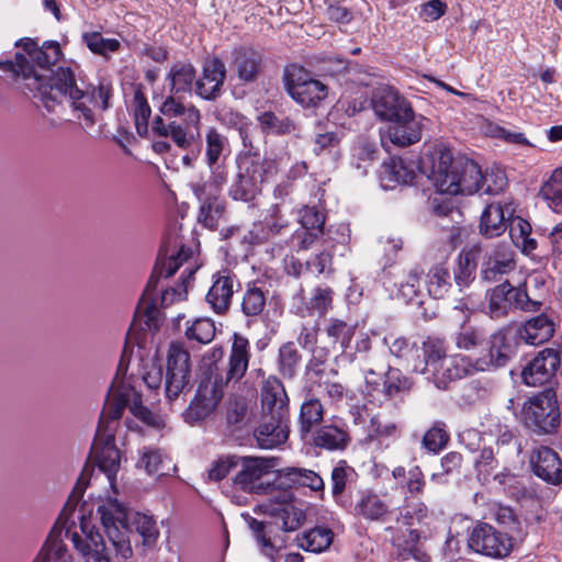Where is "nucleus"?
I'll use <instances>...</instances> for the list:
<instances>
[{"mask_svg": "<svg viewBox=\"0 0 562 562\" xmlns=\"http://www.w3.org/2000/svg\"><path fill=\"white\" fill-rule=\"evenodd\" d=\"M412 381L405 376L398 369L390 368L382 382L384 394L392 398L401 396L411 391Z\"/></svg>", "mask_w": 562, "mask_h": 562, "instance_id": "3c124183", "label": "nucleus"}, {"mask_svg": "<svg viewBox=\"0 0 562 562\" xmlns=\"http://www.w3.org/2000/svg\"><path fill=\"white\" fill-rule=\"evenodd\" d=\"M284 86L291 98L305 108L317 105L328 92L327 86L311 78L303 67L296 65L285 69Z\"/></svg>", "mask_w": 562, "mask_h": 562, "instance_id": "9d476101", "label": "nucleus"}, {"mask_svg": "<svg viewBox=\"0 0 562 562\" xmlns=\"http://www.w3.org/2000/svg\"><path fill=\"white\" fill-rule=\"evenodd\" d=\"M540 306L539 300L531 299L526 290L514 288L507 280L488 291V313L492 318L503 317L512 308L533 312Z\"/></svg>", "mask_w": 562, "mask_h": 562, "instance_id": "1a4fd4ad", "label": "nucleus"}, {"mask_svg": "<svg viewBox=\"0 0 562 562\" xmlns=\"http://www.w3.org/2000/svg\"><path fill=\"white\" fill-rule=\"evenodd\" d=\"M82 40L92 53L104 57L116 52L121 46L116 38H104L98 32L83 33Z\"/></svg>", "mask_w": 562, "mask_h": 562, "instance_id": "6e6d98bb", "label": "nucleus"}, {"mask_svg": "<svg viewBox=\"0 0 562 562\" xmlns=\"http://www.w3.org/2000/svg\"><path fill=\"white\" fill-rule=\"evenodd\" d=\"M262 416H289V397L282 382L269 376L261 387Z\"/></svg>", "mask_w": 562, "mask_h": 562, "instance_id": "a878e982", "label": "nucleus"}, {"mask_svg": "<svg viewBox=\"0 0 562 562\" xmlns=\"http://www.w3.org/2000/svg\"><path fill=\"white\" fill-rule=\"evenodd\" d=\"M226 182V173L221 168L211 169L207 180H200L190 184L199 201L218 199L223 184Z\"/></svg>", "mask_w": 562, "mask_h": 562, "instance_id": "79ce46f5", "label": "nucleus"}, {"mask_svg": "<svg viewBox=\"0 0 562 562\" xmlns=\"http://www.w3.org/2000/svg\"><path fill=\"white\" fill-rule=\"evenodd\" d=\"M258 122L262 132L267 134L286 135L296 130L295 123L290 117L277 115L270 111L261 113Z\"/></svg>", "mask_w": 562, "mask_h": 562, "instance_id": "09e8293b", "label": "nucleus"}, {"mask_svg": "<svg viewBox=\"0 0 562 562\" xmlns=\"http://www.w3.org/2000/svg\"><path fill=\"white\" fill-rule=\"evenodd\" d=\"M161 116L153 121V132L161 137H169L180 148H189L200 137L201 112L194 105L183 104L176 94L168 95L159 108Z\"/></svg>", "mask_w": 562, "mask_h": 562, "instance_id": "39448f33", "label": "nucleus"}, {"mask_svg": "<svg viewBox=\"0 0 562 562\" xmlns=\"http://www.w3.org/2000/svg\"><path fill=\"white\" fill-rule=\"evenodd\" d=\"M469 547L483 555L504 558L513 549V539L491 525L480 524L469 537Z\"/></svg>", "mask_w": 562, "mask_h": 562, "instance_id": "4468645a", "label": "nucleus"}, {"mask_svg": "<svg viewBox=\"0 0 562 562\" xmlns=\"http://www.w3.org/2000/svg\"><path fill=\"white\" fill-rule=\"evenodd\" d=\"M161 276L166 277L164 267L160 268L159 271L155 269L136 307V316L140 318V322H143L149 330H157L159 327V311L156 291Z\"/></svg>", "mask_w": 562, "mask_h": 562, "instance_id": "4be33fe9", "label": "nucleus"}, {"mask_svg": "<svg viewBox=\"0 0 562 562\" xmlns=\"http://www.w3.org/2000/svg\"><path fill=\"white\" fill-rule=\"evenodd\" d=\"M427 119L416 115L414 112L406 119L401 117L391 123L381 135V142L385 146L389 140L397 147H406L422 139L423 130Z\"/></svg>", "mask_w": 562, "mask_h": 562, "instance_id": "dca6fc26", "label": "nucleus"}, {"mask_svg": "<svg viewBox=\"0 0 562 562\" xmlns=\"http://www.w3.org/2000/svg\"><path fill=\"white\" fill-rule=\"evenodd\" d=\"M477 370H481L479 360L472 363L471 360L464 356L449 357L434 383L438 389L445 390L449 382L462 379Z\"/></svg>", "mask_w": 562, "mask_h": 562, "instance_id": "7c9ffc66", "label": "nucleus"}, {"mask_svg": "<svg viewBox=\"0 0 562 562\" xmlns=\"http://www.w3.org/2000/svg\"><path fill=\"white\" fill-rule=\"evenodd\" d=\"M250 359V344L247 338L234 334L225 381L211 370L200 380L195 394L183 412L189 424L200 423L211 416L224 395V385L239 381L246 373Z\"/></svg>", "mask_w": 562, "mask_h": 562, "instance_id": "7ed1b4c3", "label": "nucleus"}, {"mask_svg": "<svg viewBox=\"0 0 562 562\" xmlns=\"http://www.w3.org/2000/svg\"><path fill=\"white\" fill-rule=\"evenodd\" d=\"M333 541V532L325 528H314L296 537L300 548L310 552H321Z\"/></svg>", "mask_w": 562, "mask_h": 562, "instance_id": "de8ad7c7", "label": "nucleus"}, {"mask_svg": "<svg viewBox=\"0 0 562 562\" xmlns=\"http://www.w3.org/2000/svg\"><path fill=\"white\" fill-rule=\"evenodd\" d=\"M324 417V406L322 402L311 395L305 398L300 408V431L303 436L312 431V429L319 425Z\"/></svg>", "mask_w": 562, "mask_h": 562, "instance_id": "c03bdc74", "label": "nucleus"}, {"mask_svg": "<svg viewBox=\"0 0 562 562\" xmlns=\"http://www.w3.org/2000/svg\"><path fill=\"white\" fill-rule=\"evenodd\" d=\"M357 472L346 461H340L331 471V493L335 501L344 505V493L356 482Z\"/></svg>", "mask_w": 562, "mask_h": 562, "instance_id": "a18cd8bd", "label": "nucleus"}, {"mask_svg": "<svg viewBox=\"0 0 562 562\" xmlns=\"http://www.w3.org/2000/svg\"><path fill=\"white\" fill-rule=\"evenodd\" d=\"M521 420L536 434L552 432L560 424L555 392L549 389L530 397L522 406Z\"/></svg>", "mask_w": 562, "mask_h": 562, "instance_id": "0eeeda50", "label": "nucleus"}, {"mask_svg": "<svg viewBox=\"0 0 562 562\" xmlns=\"http://www.w3.org/2000/svg\"><path fill=\"white\" fill-rule=\"evenodd\" d=\"M273 460L266 458H240L239 471L234 477V484L247 493L263 494L271 484L266 477L271 473Z\"/></svg>", "mask_w": 562, "mask_h": 562, "instance_id": "ddd939ff", "label": "nucleus"}, {"mask_svg": "<svg viewBox=\"0 0 562 562\" xmlns=\"http://www.w3.org/2000/svg\"><path fill=\"white\" fill-rule=\"evenodd\" d=\"M353 514L370 521H385L391 510L381 495L366 490L359 492L353 504Z\"/></svg>", "mask_w": 562, "mask_h": 562, "instance_id": "cd10ccee", "label": "nucleus"}, {"mask_svg": "<svg viewBox=\"0 0 562 562\" xmlns=\"http://www.w3.org/2000/svg\"><path fill=\"white\" fill-rule=\"evenodd\" d=\"M468 318L469 313L464 315V321L454 333L453 341L458 349L470 351L480 347L484 342L485 335L482 329L469 324Z\"/></svg>", "mask_w": 562, "mask_h": 562, "instance_id": "49530a36", "label": "nucleus"}, {"mask_svg": "<svg viewBox=\"0 0 562 562\" xmlns=\"http://www.w3.org/2000/svg\"><path fill=\"white\" fill-rule=\"evenodd\" d=\"M301 362V355L293 342H286L279 350V369L283 376L293 378Z\"/></svg>", "mask_w": 562, "mask_h": 562, "instance_id": "864d4df0", "label": "nucleus"}, {"mask_svg": "<svg viewBox=\"0 0 562 562\" xmlns=\"http://www.w3.org/2000/svg\"><path fill=\"white\" fill-rule=\"evenodd\" d=\"M278 172L277 161L246 154L237 160L236 178L229 187V195L236 201H252L261 192L262 183Z\"/></svg>", "mask_w": 562, "mask_h": 562, "instance_id": "423d86ee", "label": "nucleus"}, {"mask_svg": "<svg viewBox=\"0 0 562 562\" xmlns=\"http://www.w3.org/2000/svg\"><path fill=\"white\" fill-rule=\"evenodd\" d=\"M449 435L443 424H435L423 437V447L430 452L437 453L448 443Z\"/></svg>", "mask_w": 562, "mask_h": 562, "instance_id": "e2e57ef3", "label": "nucleus"}, {"mask_svg": "<svg viewBox=\"0 0 562 562\" xmlns=\"http://www.w3.org/2000/svg\"><path fill=\"white\" fill-rule=\"evenodd\" d=\"M191 378L190 355L180 342H172L167 356L165 393L170 403L178 400L189 386Z\"/></svg>", "mask_w": 562, "mask_h": 562, "instance_id": "9b49d317", "label": "nucleus"}, {"mask_svg": "<svg viewBox=\"0 0 562 562\" xmlns=\"http://www.w3.org/2000/svg\"><path fill=\"white\" fill-rule=\"evenodd\" d=\"M415 172L406 166L401 158H391L382 165L380 180L383 188L391 189L396 184H406L413 181Z\"/></svg>", "mask_w": 562, "mask_h": 562, "instance_id": "e433bc0d", "label": "nucleus"}, {"mask_svg": "<svg viewBox=\"0 0 562 562\" xmlns=\"http://www.w3.org/2000/svg\"><path fill=\"white\" fill-rule=\"evenodd\" d=\"M533 473L547 483L557 485L562 482V460L549 447H539L530 457Z\"/></svg>", "mask_w": 562, "mask_h": 562, "instance_id": "5701e85b", "label": "nucleus"}, {"mask_svg": "<svg viewBox=\"0 0 562 562\" xmlns=\"http://www.w3.org/2000/svg\"><path fill=\"white\" fill-rule=\"evenodd\" d=\"M428 507L418 498L406 496L404 505L400 508V518L404 525L422 524L428 517Z\"/></svg>", "mask_w": 562, "mask_h": 562, "instance_id": "8fccbe9b", "label": "nucleus"}, {"mask_svg": "<svg viewBox=\"0 0 562 562\" xmlns=\"http://www.w3.org/2000/svg\"><path fill=\"white\" fill-rule=\"evenodd\" d=\"M123 370L120 363L115 379L102 409L92 451L95 454L99 469L113 482L121 462L119 449L114 445L113 424L121 418L123 411L128 406L131 413L139 419L150 423L151 413L142 405L140 395L127 383L120 380Z\"/></svg>", "mask_w": 562, "mask_h": 562, "instance_id": "f03ea898", "label": "nucleus"}, {"mask_svg": "<svg viewBox=\"0 0 562 562\" xmlns=\"http://www.w3.org/2000/svg\"><path fill=\"white\" fill-rule=\"evenodd\" d=\"M248 527L254 532L257 538L258 543L261 546V551L265 555L269 557L272 562H276V553L278 550L274 544L271 542L270 537V525H267L263 521H259L252 517L247 518Z\"/></svg>", "mask_w": 562, "mask_h": 562, "instance_id": "5fc2aeb1", "label": "nucleus"}, {"mask_svg": "<svg viewBox=\"0 0 562 562\" xmlns=\"http://www.w3.org/2000/svg\"><path fill=\"white\" fill-rule=\"evenodd\" d=\"M353 333V327L340 319H330L326 328V334L331 339L333 345H339L341 350L348 347Z\"/></svg>", "mask_w": 562, "mask_h": 562, "instance_id": "bf43d9fd", "label": "nucleus"}, {"mask_svg": "<svg viewBox=\"0 0 562 562\" xmlns=\"http://www.w3.org/2000/svg\"><path fill=\"white\" fill-rule=\"evenodd\" d=\"M167 80L170 82V93L189 92L195 80V69L190 63L178 61L171 66Z\"/></svg>", "mask_w": 562, "mask_h": 562, "instance_id": "58836bf2", "label": "nucleus"}, {"mask_svg": "<svg viewBox=\"0 0 562 562\" xmlns=\"http://www.w3.org/2000/svg\"><path fill=\"white\" fill-rule=\"evenodd\" d=\"M301 228L295 232L300 249H308L324 234L325 214L316 206H305L300 211Z\"/></svg>", "mask_w": 562, "mask_h": 562, "instance_id": "b1692460", "label": "nucleus"}, {"mask_svg": "<svg viewBox=\"0 0 562 562\" xmlns=\"http://www.w3.org/2000/svg\"><path fill=\"white\" fill-rule=\"evenodd\" d=\"M228 150V139L215 127H209L205 131V161L210 169L221 168L220 161Z\"/></svg>", "mask_w": 562, "mask_h": 562, "instance_id": "a19ab883", "label": "nucleus"}, {"mask_svg": "<svg viewBox=\"0 0 562 562\" xmlns=\"http://www.w3.org/2000/svg\"><path fill=\"white\" fill-rule=\"evenodd\" d=\"M266 305L265 292L258 286H249L241 301V311L246 316H258Z\"/></svg>", "mask_w": 562, "mask_h": 562, "instance_id": "13d9d810", "label": "nucleus"}, {"mask_svg": "<svg viewBox=\"0 0 562 562\" xmlns=\"http://www.w3.org/2000/svg\"><path fill=\"white\" fill-rule=\"evenodd\" d=\"M427 291L436 300L445 299L452 289L449 269L445 263L434 266L427 273Z\"/></svg>", "mask_w": 562, "mask_h": 562, "instance_id": "37998d69", "label": "nucleus"}, {"mask_svg": "<svg viewBox=\"0 0 562 562\" xmlns=\"http://www.w3.org/2000/svg\"><path fill=\"white\" fill-rule=\"evenodd\" d=\"M497 460L494 457V452L491 448L482 449L479 454L474 458V468L479 481L488 482L493 472L497 468Z\"/></svg>", "mask_w": 562, "mask_h": 562, "instance_id": "680f3d73", "label": "nucleus"}, {"mask_svg": "<svg viewBox=\"0 0 562 562\" xmlns=\"http://www.w3.org/2000/svg\"><path fill=\"white\" fill-rule=\"evenodd\" d=\"M480 278L484 282H501L516 269L515 252L509 244L497 243L482 248Z\"/></svg>", "mask_w": 562, "mask_h": 562, "instance_id": "f8f14e48", "label": "nucleus"}, {"mask_svg": "<svg viewBox=\"0 0 562 562\" xmlns=\"http://www.w3.org/2000/svg\"><path fill=\"white\" fill-rule=\"evenodd\" d=\"M135 124L137 132L140 134L142 130H147L148 120L150 117V106L140 90H136L133 98Z\"/></svg>", "mask_w": 562, "mask_h": 562, "instance_id": "774afa93", "label": "nucleus"}, {"mask_svg": "<svg viewBox=\"0 0 562 562\" xmlns=\"http://www.w3.org/2000/svg\"><path fill=\"white\" fill-rule=\"evenodd\" d=\"M507 186V178L504 171L496 169L482 173L480 191L485 194H497Z\"/></svg>", "mask_w": 562, "mask_h": 562, "instance_id": "0e129e2a", "label": "nucleus"}, {"mask_svg": "<svg viewBox=\"0 0 562 562\" xmlns=\"http://www.w3.org/2000/svg\"><path fill=\"white\" fill-rule=\"evenodd\" d=\"M200 211L198 221L203 224V226L215 229L218 225L220 218L223 216L225 212L224 202L218 199H211L205 201H200Z\"/></svg>", "mask_w": 562, "mask_h": 562, "instance_id": "603ef678", "label": "nucleus"}, {"mask_svg": "<svg viewBox=\"0 0 562 562\" xmlns=\"http://www.w3.org/2000/svg\"><path fill=\"white\" fill-rule=\"evenodd\" d=\"M83 491L85 485L81 480H79L46 539V542L41 551L42 560L49 562H67V549L63 543L61 536L65 530L66 536L71 535L68 527V520L75 512L77 503L82 496Z\"/></svg>", "mask_w": 562, "mask_h": 562, "instance_id": "6e6552de", "label": "nucleus"}, {"mask_svg": "<svg viewBox=\"0 0 562 562\" xmlns=\"http://www.w3.org/2000/svg\"><path fill=\"white\" fill-rule=\"evenodd\" d=\"M98 510L117 561H126L132 558L133 549L130 537L133 530L143 538L144 546L151 547L156 543L159 530L151 516L128 510L116 501L108 502Z\"/></svg>", "mask_w": 562, "mask_h": 562, "instance_id": "20e7f679", "label": "nucleus"}, {"mask_svg": "<svg viewBox=\"0 0 562 562\" xmlns=\"http://www.w3.org/2000/svg\"><path fill=\"white\" fill-rule=\"evenodd\" d=\"M289 437V416H262L255 430V438L261 449H273L283 445Z\"/></svg>", "mask_w": 562, "mask_h": 562, "instance_id": "412c9836", "label": "nucleus"}, {"mask_svg": "<svg viewBox=\"0 0 562 562\" xmlns=\"http://www.w3.org/2000/svg\"><path fill=\"white\" fill-rule=\"evenodd\" d=\"M313 445L328 451L345 450L351 438L347 429L334 424H327L316 429L312 437Z\"/></svg>", "mask_w": 562, "mask_h": 562, "instance_id": "473e14b6", "label": "nucleus"}, {"mask_svg": "<svg viewBox=\"0 0 562 562\" xmlns=\"http://www.w3.org/2000/svg\"><path fill=\"white\" fill-rule=\"evenodd\" d=\"M252 402L243 395H232L225 405V420L232 430H241L252 419Z\"/></svg>", "mask_w": 562, "mask_h": 562, "instance_id": "2f4dec72", "label": "nucleus"}, {"mask_svg": "<svg viewBox=\"0 0 562 562\" xmlns=\"http://www.w3.org/2000/svg\"><path fill=\"white\" fill-rule=\"evenodd\" d=\"M225 77L226 67L220 58L206 59L203 64L202 75L194 85L195 93L204 100H216L222 94Z\"/></svg>", "mask_w": 562, "mask_h": 562, "instance_id": "a211bd4d", "label": "nucleus"}, {"mask_svg": "<svg viewBox=\"0 0 562 562\" xmlns=\"http://www.w3.org/2000/svg\"><path fill=\"white\" fill-rule=\"evenodd\" d=\"M21 48L14 60H0V69L21 81L20 88L52 113L64 121H76L82 127L95 123L94 108L106 110L112 86L105 80L98 86L78 85L70 67L57 66L61 57L58 43L48 42L42 47L30 38L16 43Z\"/></svg>", "mask_w": 562, "mask_h": 562, "instance_id": "f257e3e1", "label": "nucleus"}, {"mask_svg": "<svg viewBox=\"0 0 562 562\" xmlns=\"http://www.w3.org/2000/svg\"><path fill=\"white\" fill-rule=\"evenodd\" d=\"M454 160L450 150H442L438 160L434 162L430 179L437 191L442 194L456 195L460 193L454 172Z\"/></svg>", "mask_w": 562, "mask_h": 562, "instance_id": "bb28decb", "label": "nucleus"}, {"mask_svg": "<svg viewBox=\"0 0 562 562\" xmlns=\"http://www.w3.org/2000/svg\"><path fill=\"white\" fill-rule=\"evenodd\" d=\"M559 364L558 351L544 349L522 370V380L529 386L542 385L552 379Z\"/></svg>", "mask_w": 562, "mask_h": 562, "instance_id": "6ab92c4d", "label": "nucleus"}, {"mask_svg": "<svg viewBox=\"0 0 562 562\" xmlns=\"http://www.w3.org/2000/svg\"><path fill=\"white\" fill-rule=\"evenodd\" d=\"M280 497L278 502L272 503L271 499L257 506V508L282 521V529L286 532L297 530L305 521V514L302 508L291 502L290 493L283 491L278 492Z\"/></svg>", "mask_w": 562, "mask_h": 562, "instance_id": "f3484780", "label": "nucleus"}, {"mask_svg": "<svg viewBox=\"0 0 562 562\" xmlns=\"http://www.w3.org/2000/svg\"><path fill=\"white\" fill-rule=\"evenodd\" d=\"M186 336L190 340L209 344L215 337L214 322L210 318H199L186 329Z\"/></svg>", "mask_w": 562, "mask_h": 562, "instance_id": "052dcab7", "label": "nucleus"}, {"mask_svg": "<svg viewBox=\"0 0 562 562\" xmlns=\"http://www.w3.org/2000/svg\"><path fill=\"white\" fill-rule=\"evenodd\" d=\"M263 67L261 53L249 47H241L233 53L232 68L239 80L252 82L260 75Z\"/></svg>", "mask_w": 562, "mask_h": 562, "instance_id": "c85d7f7f", "label": "nucleus"}, {"mask_svg": "<svg viewBox=\"0 0 562 562\" xmlns=\"http://www.w3.org/2000/svg\"><path fill=\"white\" fill-rule=\"evenodd\" d=\"M482 247L473 246L467 251H461L458 256L457 268L453 272L456 285L462 292L475 278L476 258L481 254Z\"/></svg>", "mask_w": 562, "mask_h": 562, "instance_id": "4c0bfd02", "label": "nucleus"}, {"mask_svg": "<svg viewBox=\"0 0 562 562\" xmlns=\"http://www.w3.org/2000/svg\"><path fill=\"white\" fill-rule=\"evenodd\" d=\"M255 227H261L262 234L251 236L249 240L251 243H262L282 234V232L289 227V221L282 215L280 205L273 204L269 209V215L266 217L265 224L255 225ZM249 234L252 235L254 232L251 231Z\"/></svg>", "mask_w": 562, "mask_h": 562, "instance_id": "ea45409f", "label": "nucleus"}, {"mask_svg": "<svg viewBox=\"0 0 562 562\" xmlns=\"http://www.w3.org/2000/svg\"><path fill=\"white\" fill-rule=\"evenodd\" d=\"M371 103L375 115L390 124L401 117L406 119L414 112L411 103L391 87L378 88Z\"/></svg>", "mask_w": 562, "mask_h": 562, "instance_id": "2eb2a0df", "label": "nucleus"}, {"mask_svg": "<svg viewBox=\"0 0 562 562\" xmlns=\"http://www.w3.org/2000/svg\"><path fill=\"white\" fill-rule=\"evenodd\" d=\"M285 475L291 482L310 487L313 491H321L324 488L323 479L314 471L301 468H289L285 470Z\"/></svg>", "mask_w": 562, "mask_h": 562, "instance_id": "4d7b16f0", "label": "nucleus"}, {"mask_svg": "<svg viewBox=\"0 0 562 562\" xmlns=\"http://www.w3.org/2000/svg\"><path fill=\"white\" fill-rule=\"evenodd\" d=\"M420 274H422V271L418 270L417 268H414L408 271L406 280L401 282V284H400L398 293L407 302H415L416 304L422 303L418 300Z\"/></svg>", "mask_w": 562, "mask_h": 562, "instance_id": "69168bd1", "label": "nucleus"}, {"mask_svg": "<svg viewBox=\"0 0 562 562\" xmlns=\"http://www.w3.org/2000/svg\"><path fill=\"white\" fill-rule=\"evenodd\" d=\"M454 172L460 187L459 194H473L480 191L482 171L476 162L468 158H456Z\"/></svg>", "mask_w": 562, "mask_h": 562, "instance_id": "f704fd0d", "label": "nucleus"}, {"mask_svg": "<svg viewBox=\"0 0 562 562\" xmlns=\"http://www.w3.org/2000/svg\"><path fill=\"white\" fill-rule=\"evenodd\" d=\"M422 349L424 360L413 363V371L426 374L434 382L448 360L445 341L438 337H428Z\"/></svg>", "mask_w": 562, "mask_h": 562, "instance_id": "aec40b11", "label": "nucleus"}, {"mask_svg": "<svg viewBox=\"0 0 562 562\" xmlns=\"http://www.w3.org/2000/svg\"><path fill=\"white\" fill-rule=\"evenodd\" d=\"M546 200H550L555 205L562 203V168L555 169L549 180L544 182L540 190Z\"/></svg>", "mask_w": 562, "mask_h": 562, "instance_id": "338daca9", "label": "nucleus"}, {"mask_svg": "<svg viewBox=\"0 0 562 562\" xmlns=\"http://www.w3.org/2000/svg\"><path fill=\"white\" fill-rule=\"evenodd\" d=\"M213 278L214 280L206 293L205 301L216 314L223 315L231 306L238 282L236 277L229 272L218 273Z\"/></svg>", "mask_w": 562, "mask_h": 562, "instance_id": "393cba45", "label": "nucleus"}, {"mask_svg": "<svg viewBox=\"0 0 562 562\" xmlns=\"http://www.w3.org/2000/svg\"><path fill=\"white\" fill-rule=\"evenodd\" d=\"M512 215L513 210L509 211L499 203L488 204L481 216L480 233L487 238L502 235L507 229V221Z\"/></svg>", "mask_w": 562, "mask_h": 562, "instance_id": "c756f323", "label": "nucleus"}, {"mask_svg": "<svg viewBox=\"0 0 562 562\" xmlns=\"http://www.w3.org/2000/svg\"><path fill=\"white\" fill-rule=\"evenodd\" d=\"M488 359H479L481 371L486 370L490 366L503 367L514 353V345L505 331L493 334L488 341Z\"/></svg>", "mask_w": 562, "mask_h": 562, "instance_id": "72a5a7b5", "label": "nucleus"}, {"mask_svg": "<svg viewBox=\"0 0 562 562\" xmlns=\"http://www.w3.org/2000/svg\"><path fill=\"white\" fill-rule=\"evenodd\" d=\"M518 333L526 344L538 346L553 336L554 324L547 315H539L527 321Z\"/></svg>", "mask_w": 562, "mask_h": 562, "instance_id": "c9c22d12", "label": "nucleus"}]
</instances>
